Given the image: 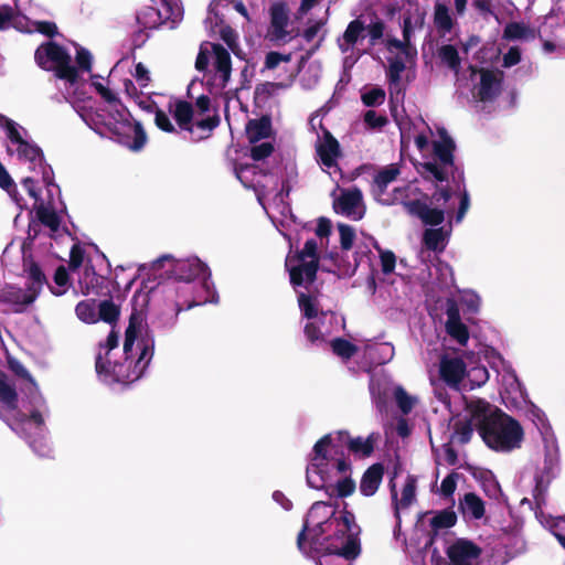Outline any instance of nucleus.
Wrapping results in <instances>:
<instances>
[{
	"mask_svg": "<svg viewBox=\"0 0 565 565\" xmlns=\"http://www.w3.org/2000/svg\"><path fill=\"white\" fill-rule=\"evenodd\" d=\"M331 504L315 502L297 535V547L305 554L316 553L324 557H342L354 561L361 554V527L352 512L344 509L338 513Z\"/></svg>",
	"mask_w": 565,
	"mask_h": 565,
	"instance_id": "nucleus-1",
	"label": "nucleus"
},
{
	"mask_svg": "<svg viewBox=\"0 0 565 565\" xmlns=\"http://www.w3.org/2000/svg\"><path fill=\"white\" fill-rule=\"evenodd\" d=\"M465 409L477 419V431L489 448L510 451L520 447L524 431L516 419L483 398L466 401Z\"/></svg>",
	"mask_w": 565,
	"mask_h": 565,
	"instance_id": "nucleus-2",
	"label": "nucleus"
},
{
	"mask_svg": "<svg viewBox=\"0 0 565 565\" xmlns=\"http://www.w3.org/2000/svg\"><path fill=\"white\" fill-rule=\"evenodd\" d=\"M153 355V342L142 340L140 343V353L135 361L131 353L125 354L124 362L113 363L109 359L98 353L95 361V369L98 375L110 377L117 383H134L138 381L145 373Z\"/></svg>",
	"mask_w": 565,
	"mask_h": 565,
	"instance_id": "nucleus-3",
	"label": "nucleus"
},
{
	"mask_svg": "<svg viewBox=\"0 0 565 565\" xmlns=\"http://www.w3.org/2000/svg\"><path fill=\"white\" fill-rule=\"evenodd\" d=\"M36 64L44 71H53L58 79H64L71 85L78 82V70L72 65V57L61 44L49 41L41 44L35 53Z\"/></svg>",
	"mask_w": 565,
	"mask_h": 565,
	"instance_id": "nucleus-4",
	"label": "nucleus"
},
{
	"mask_svg": "<svg viewBox=\"0 0 565 565\" xmlns=\"http://www.w3.org/2000/svg\"><path fill=\"white\" fill-rule=\"evenodd\" d=\"M438 134L440 140L433 142V152L439 162L426 161L423 162L420 167L424 179H434L444 182L448 180L449 170H451L452 173L455 172L454 170H457L454 156L456 145L445 128L438 129Z\"/></svg>",
	"mask_w": 565,
	"mask_h": 565,
	"instance_id": "nucleus-5",
	"label": "nucleus"
},
{
	"mask_svg": "<svg viewBox=\"0 0 565 565\" xmlns=\"http://www.w3.org/2000/svg\"><path fill=\"white\" fill-rule=\"evenodd\" d=\"M295 258L300 262V264L289 267L291 260L288 258L286 260L290 284L294 287H300L306 284V287H308L316 281L319 269L317 242L313 238L308 239L303 248L297 252Z\"/></svg>",
	"mask_w": 565,
	"mask_h": 565,
	"instance_id": "nucleus-6",
	"label": "nucleus"
},
{
	"mask_svg": "<svg viewBox=\"0 0 565 565\" xmlns=\"http://www.w3.org/2000/svg\"><path fill=\"white\" fill-rule=\"evenodd\" d=\"M166 262L171 264L170 268L167 270V274H169L170 277L178 281H193L198 277H204L209 270L206 265L203 264L199 258L174 260L170 255H163L156 259L152 263V268L158 270L163 267Z\"/></svg>",
	"mask_w": 565,
	"mask_h": 565,
	"instance_id": "nucleus-7",
	"label": "nucleus"
},
{
	"mask_svg": "<svg viewBox=\"0 0 565 565\" xmlns=\"http://www.w3.org/2000/svg\"><path fill=\"white\" fill-rule=\"evenodd\" d=\"M482 554V548L471 540L460 537L447 548L446 555L451 565H473Z\"/></svg>",
	"mask_w": 565,
	"mask_h": 565,
	"instance_id": "nucleus-8",
	"label": "nucleus"
},
{
	"mask_svg": "<svg viewBox=\"0 0 565 565\" xmlns=\"http://www.w3.org/2000/svg\"><path fill=\"white\" fill-rule=\"evenodd\" d=\"M81 292L85 296L94 294L96 296L111 298L110 280L96 273L93 264H86L83 276L78 280Z\"/></svg>",
	"mask_w": 565,
	"mask_h": 565,
	"instance_id": "nucleus-9",
	"label": "nucleus"
},
{
	"mask_svg": "<svg viewBox=\"0 0 565 565\" xmlns=\"http://www.w3.org/2000/svg\"><path fill=\"white\" fill-rule=\"evenodd\" d=\"M321 129L322 136L316 143L317 157L326 168L338 167V159L342 156L340 142L327 128Z\"/></svg>",
	"mask_w": 565,
	"mask_h": 565,
	"instance_id": "nucleus-10",
	"label": "nucleus"
},
{
	"mask_svg": "<svg viewBox=\"0 0 565 565\" xmlns=\"http://www.w3.org/2000/svg\"><path fill=\"white\" fill-rule=\"evenodd\" d=\"M480 83L477 86V97L482 103L493 102L502 92L503 72L480 68Z\"/></svg>",
	"mask_w": 565,
	"mask_h": 565,
	"instance_id": "nucleus-11",
	"label": "nucleus"
},
{
	"mask_svg": "<svg viewBox=\"0 0 565 565\" xmlns=\"http://www.w3.org/2000/svg\"><path fill=\"white\" fill-rule=\"evenodd\" d=\"M289 23L288 9L285 3L277 2L270 7V26L268 29V36L271 41L275 42H286L287 38L289 40L297 36V34L291 35V32L287 31V26Z\"/></svg>",
	"mask_w": 565,
	"mask_h": 565,
	"instance_id": "nucleus-12",
	"label": "nucleus"
},
{
	"mask_svg": "<svg viewBox=\"0 0 565 565\" xmlns=\"http://www.w3.org/2000/svg\"><path fill=\"white\" fill-rule=\"evenodd\" d=\"M446 331L460 345H466L469 340L468 327L461 321L460 310L454 298L446 300Z\"/></svg>",
	"mask_w": 565,
	"mask_h": 565,
	"instance_id": "nucleus-13",
	"label": "nucleus"
},
{
	"mask_svg": "<svg viewBox=\"0 0 565 565\" xmlns=\"http://www.w3.org/2000/svg\"><path fill=\"white\" fill-rule=\"evenodd\" d=\"M35 300L36 295L31 294L28 288L23 290L9 285L0 289V303L11 306L14 313H23Z\"/></svg>",
	"mask_w": 565,
	"mask_h": 565,
	"instance_id": "nucleus-14",
	"label": "nucleus"
},
{
	"mask_svg": "<svg viewBox=\"0 0 565 565\" xmlns=\"http://www.w3.org/2000/svg\"><path fill=\"white\" fill-rule=\"evenodd\" d=\"M404 207L408 214L418 217L425 225L438 226L445 221V211L439 207H430L422 200H412L404 202Z\"/></svg>",
	"mask_w": 565,
	"mask_h": 565,
	"instance_id": "nucleus-15",
	"label": "nucleus"
},
{
	"mask_svg": "<svg viewBox=\"0 0 565 565\" xmlns=\"http://www.w3.org/2000/svg\"><path fill=\"white\" fill-rule=\"evenodd\" d=\"M467 374V365L461 358L443 356L439 364L440 379L450 387L457 388Z\"/></svg>",
	"mask_w": 565,
	"mask_h": 565,
	"instance_id": "nucleus-16",
	"label": "nucleus"
},
{
	"mask_svg": "<svg viewBox=\"0 0 565 565\" xmlns=\"http://www.w3.org/2000/svg\"><path fill=\"white\" fill-rule=\"evenodd\" d=\"M416 478L412 475H408L405 481V484L402 490V498L397 499V491L395 489V486H392L391 492H392V501L394 505V516L396 519V527L401 529V509H407L415 500L416 498Z\"/></svg>",
	"mask_w": 565,
	"mask_h": 565,
	"instance_id": "nucleus-17",
	"label": "nucleus"
},
{
	"mask_svg": "<svg viewBox=\"0 0 565 565\" xmlns=\"http://www.w3.org/2000/svg\"><path fill=\"white\" fill-rule=\"evenodd\" d=\"M23 270L28 275L29 279V282L26 284L28 290L31 294H35L38 298L43 286L46 285L49 287V281L44 271L31 255L23 257Z\"/></svg>",
	"mask_w": 565,
	"mask_h": 565,
	"instance_id": "nucleus-18",
	"label": "nucleus"
},
{
	"mask_svg": "<svg viewBox=\"0 0 565 565\" xmlns=\"http://www.w3.org/2000/svg\"><path fill=\"white\" fill-rule=\"evenodd\" d=\"M384 465L382 462H375L371 465L362 475L360 480V492L364 497L374 495L383 480Z\"/></svg>",
	"mask_w": 565,
	"mask_h": 565,
	"instance_id": "nucleus-19",
	"label": "nucleus"
},
{
	"mask_svg": "<svg viewBox=\"0 0 565 565\" xmlns=\"http://www.w3.org/2000/svg\"><path fill=\"white\" fill-rule=\"evenodd\" d=\"M332 446V435L327 434L321 437L313 446V457L311 458V465L307 468V481L309 486L312 488H318L311 482L310 471L311 469L319 473L322 471V468L327 466L328 462V454L327 448Z\"/></svg>",
	"mask_w": 565,
	"mask_h": 565,
	"instance_id": "nucleus-20",
	"label": "nucleus"
},
{
	"mask_svg": "<svg viewBox=\"0 0 565 565\" xmlns=\"http://www.w3.org/2000/svg\"><path fill=\"white\" fill-rule=\"evenodd\" d=\"M362 199V192L358 188L342 190L340 196L333 202V209L337 213L354 216L355 209L361 204Z\"/></svg>",
	"mask_w": 565,
	"mask_h": 565,
	"instance_id": "nucleus-21",
	"label": "nucleus"
},
{
	"mask_svg": "<svg viewBox=\"0 0 565 565\" xmlns=\"http://www.w3.org/2000/svg\"><path fill=\"white\" fill-rule=\"evenodd\" d=\"M245 132L249 143H257L262 139L269 138L273 135L271 118L264 115L260 118L249 119Z\"/></svg>",
	"mask_w": 565,
	"mask_h": 565,
	"instance_id": "nucleus-22",
	"label": "nucleus"
},
{
	"mask_svg": "<svg viewBox=\"0 0 565 565\" xmlns=\"http://www.w3.org/2000/svg\"><path fill=\"white\" fill-rule=\"evenodd\" d=\"M459 510L463 515H469L475 520H480L486 514L484 502L475 492L463 494L462 499L459 500Z\"/></svg>",
	"mask_w": 565,
	"mask_h": 565,
	"instance_id": "nucleus-23",
	"label": "nucleus"
},
{
	"mask_svg": "<svg viewBox=\"0 0 565 565\" xmlns=\"http://www.w3.org/2000/svg\"><path fill=\"white\" fill-rule=\"evenodd\" d=\"M377 437L379 435L375 433L370 434L366 438L362 436L352 437L349 440L348 450L358 458H369L374 452Z\"/></svg>",
	"mask_w": 565,
	"mask_h": 565,
	"instance_id": "nucleus-24",
	"label": "nucleus"
},
{
	"mask_svg": "<svg viewBox=\"0 0 565 565\" xmlns=\"http://www.w3.org/2000/svg\"><path fill=\"white\" fill-rule=\"evenodd\" d=\"M401 170L396 164H390L381 169L373 179V192L376 196H382L390 183L394 182L399 175Z\"/></svg>",
	"mask_w": 565,
	"mask_h": 565,
	"instance_id": "nucleus-25",
	"label": "nucleus"
},
{
	"mask_svg": "<svg viewBox=\"0 0 565 565\" xmlns=\"http://www.w3.org/2000/svg\"><path fill=\"white\" fill-rule=\"evenodd\" d=\"M448 232L444 227L426 228L423 233V245L427 250L441 253L446 248Z\"/></svg>",
	"mask_w": 565,
	"mask_h": 565,
	"instance_id": "nucleus-26",
	"label": "nucleus"
},
{
	"mask_svg": "<svg viewBox=\"0 0 565 565\" xmlns=\"http://www.w3.org/2000/svg\"><path fill=\"white\" fill-rule=\"evenodd\" d=\"M193 114L194 111L191 103L181 99L175 102L173 117L181 129L192 132Z\"/></svg>",
	"mask_w": 565,
	"mask_h": 565,
	"instance_id": "nucleus-27",
	"label": "nucleus"
},
{
	"mask_svg": "<svg viewBox=\"0 0 565 565\" xmlns=\"http://www.w3.org/2000/svg\"><path fill=\"white\" fill-rule=\"evenodd\" d=\"M472 476L476 480L480 481L486 494L489 498L497 499L501 493V488L499 482L497 481L494 475L488 469H476L472 472Z\"/></svg>",
	"mask_w": 565,
	"mask_h": 565,
	"instance_id": "nucleus-28",
	"label": "nucleus"
},
{
	"mask_svg": "<svg viewBox=\"0 0 565 565\" xmlns=\"http://www.w3.org/2000/svg\"><path fill=\"white\" fill-rule=\"evenodd\" d=\"M120 317V307L111 298L102 300L98 305L97 318L111 327H116Z\"/></svg>",
	"mask_w": 565,
	"mask_h": 565,
	"instance_id": "nucleus-29",
	"label": "nucleus"
},
{
	"mask_svg": "<svg viewBox=\"0 0 565 565\" xmlns=\"http://www.w3.org/2000/svg\"><path fill=\"white\" fill-rule=\"evenodd\" d=\"M0 402L10 411H14L18 407V393L15 387L8 382V376L2 371H0Z\"/></svg>",
	"mask_w": 565,
	"mask_h": 565,
	"instance_id": "nucleus-30",
	"label": "nucleus"
},
{
	"mask_svg": "<svg viewBox=\"0 0 565 565\" xmlns=\"http://www.w3.org/2000/svg\"><path fill=\"white\" fill-rule=\"evenodd\" d=\"M473 426L477 428V419L472 418V414H469V418L454 424V437H457L459 444L466 445L471 440Z\"/></svg>",
	"mask_w": 565,
	"mask_h": 565,
	"instance_id": "nucleus-31",
	"label": "nucleus"
},
{
	"mask_svg": "<svg viewBox=\"0 0 565 565\" xmlns=\"http://www.w3.org/2000/svg\"><path fill=\"white\" fill-rule=\"evenodd\" d=\"M457 520L456 512L451 508H448L437 511L429 520V526L435 530L450 529L456 525Z\"/></svg>",
	"mask_w": 565,
	"mask_h": 565,
	"instance_id": "nucleus-32",
	"label": "nucleus"
},
{
	"mask_svg": "<svg viewBox=\"0 0 565 565\" xmlns=\"http://www.w3.org/2000/svg\"><path fill=\"white\" fill-rule=\"evenodd\" d=\"M364 30H365V25L360 19L352 20L348 24V26L343 33L342 38H343V41L347 44V46L344 47L342 44H340L341 51L347 52L349 50V47L354 46Z\"/></svg>",
	"mask_w": 565,
	"mask_h": 565,
	"instance_id": "nucleus-33",
	"label": "nucleus"
},
{
	"mask_svg": "<svg viewBox=\"0 0 565 565\" xmlns=\"http://www.w3.org/2000/svg\"><path fill=\"white\" fill-rule=\"evenodd\" d=\"M140 324V315L137 311H134L129 317V323L125 331L124 354L131 353Z\"/></svg>",
	"mask_w": 565,
	"mask_h": 565,
	"instance_id": "nucleus-34",
	"label": "nucleus"
},
{
	"mask_svg": "<svg viewBox=\"0 0 565 565\" xmlns=\"http://www.w3.org/2000/svg\"><path fill=\"white\" fill-rule=\"evenodd\" d=\"M534 30L526 26L521 22H510L503 30V39L505 40H520V39H534Z\"/></svg>",
	"mask_w": 565,
	"mask_h": 565,
	"instance_id": "nucleus-35",
	"label": "nucleus"
},
{
	"mask_svg": "<svg viewBox=\"0 0 565 565\" xmlns=\"http://www.w3.org/2000/svg\"><path fill=\"white\" fill-rule=\"evenodd\" d=\"M330 345L332 352L343 360H350L359 351L355 344L343 338H334L331 340Z\"/></svg>",
	"mask_w": 565,
	"mask_h": 565,
	"instance_id": "nucleus-36",
	"label": "nucleus"
},
{
	"mask_svg": "<svg viewBox=\"0 0 565 565\" xmlns=\"http://www.w3.org/2000/svg\"><path fill=\"white\" fill-rule=\"evenodd\" d=\"M77 318L88 324L98 322L95 300H82L75 307Z\"/></svg>",
	"mask_w": 565,
	"mask_h": 565,
	"instance_id": "nucleus-37",
	"label": "nucleus"
},
{
	"mask_svg": "<svg viewBox=\"0 0 565 565\" xmlns=\"http://www.w3.org/2000/svg\"><path fill=\"white\" fill-rule=\"evenodd\" d=\"M214 55L213 65L216 72L232 68V58L228 51L220 43H210Z\"/></svg>",
	"mask_w": 565,
	"mask_h": 565,
	"instance_id": "nucleus-38",
	"label": "nucleus"
},
{
	"mask_svg": "<svg viewBox=\"0 0 565 565\" xmlns=\"http://www.w3.org/2000/svg\"><path fill=\"white\" fill-rule=\"evenodd\" d=\"M53 280H54V284L57 286V288H55L49 284L50 291L54 296H57V297L63 296L66 292L67 286L70 285V280H71L67 268L63 265H60L55 269Z\"/></svg>",
	"mask_w": 565,
	"mask_h": 565,
	"instance_id": "nucleus-39",
	"label": "nucleus"
},
{
	"mask_svg": "<svg viewBox=\"0 0 565 565\" xmlns=\"http://www.w3.org/2000/svg\"><path fill=\"white\" fill-rule=\"evenodd\" d=\"M138 21L146 29H156L164 23L162 9L148 7L142 11L141 15L138 17Z\"/></svg>",
	"mask_w": 565,
	"mask_h": 565,
	"instance_id": "nucleus-40",
	"label": "nucleus"
},
{
	"mask_svg": "<svg viewBox=\"0 0 565 565\" xmlns=\"http://www.w3.org/2000/svg\"><path fill=\"white\" fill-rule=\"evenodd\" d=\"M440 60L454 72L458 73L461 66V58L457 49L451 44L443 45L439 49Z\"/></svg>",
	"mask_w": 565,
	"mask_h": 565,
	"instance_id": "nucleus-41",
	"label": "nucleus"
},
{
	"mask_svg": "<svg viewBox=\"0 0 565 565\" xmlns=\"http://www.w3.org/2000/svg\"><path fill=\"white\" fill-rule=\"evenodd\" d=\"M18 154L20 158H24L31 163L41 164L44 161V153L42 149L39 146L32 145L28 141H23L20 146H18Z\"/></svg>",
	"mask_w": 565,
	"mask_h": 565,
	"instance_id": "nucleus-42",
	"label": "nucleus"
},
{
	"mask_svg": "<svg viewBox=\"0 0 565 565\" xmlns=\"http://www.w3.org/2000/svg\"><path fill=\"white\" fill-rule=\"evenodd\" d=\"M434 22L438 30L450 32L454 28V21L446 4L437 3L435 6Z\"/></svg>",
	"mask_w": 565,
	"mask_h": 565,
	"instance_id": "nucleus-43",
	"label": "nucleus"
},
{
	"mask_svg": "<svg viewBox=\"0 0 565 565\" xmlns=\"http://www.w3.org/2000/svg\"><path fill=\"white\" fill-rule=\"evenodd\" d=\"M36 216L39 221L51 231L56 232L60 228L61 220L57 213L54 210L45 207L42 203L36 207Z\"/></svg>",
	"mask_w": 565,
	"mask_h": 565,
	"instance_id": "nucleus-44",
	"label": "nucleus"
},
{
	"mask_svg": "<svg viewBox=\"0 0 565 565\" xmlns=\"http://www.w3.org/2000/svg\"><path fill=\"white\" fill-rule=\"evenodd\" d=\"M298 306L305 318L315 319L318 316V301L315 297L300 292L298 295Z\"/></svg>",
	"mask_w": 565,
	"mask_h": 565,
	"instance_id": "nucleus-45",
	"label": "nucleus"
},
{
	"mask_svg": "<svg viewBox=\"0 0 565 565\" xmlns=\"http://www.w3.org/2000/svg\"><path fill=\"white\" fill-rule=\"evenodd\" d=\"M546 472V479L544 477V473L535 477V487L533 490V498L537 505V508H541L545 503V494L548 488L550 483V470L551 467L547 469L545 467Z\"/></svg>",
	"mask_w": 565,
	"mask_h": 565,
	"instance_id": "nucleus-46",
	"label": "nucleus"
},
{
	"mask_svg": "<svg viewBox=\"0 0 565 565\" xmlns=\"http://www.w3.org/2000/svg\"><path fill=\"white\" fill-rule=\"evenodd\" d=\"M161 6L163 12V22L171 21L172 23H177L182 20L183 10L177 2L161 0Z\"/></svg>",
	"mask_w": 565,
	"mask_h": 565,
	"instance_id": "nucleus-47",
	"label": "nucleus"
},
{
	"mask_svg": "<svg viewBox=\"0 0 565 565\" xmlns=\"http://www.w3.org/2000/svg\"><path fill=\"white\" fill-rule=\"evenodd\" d=\"M396 404L401 412L405 415L409 414L414 407L415 399L402 386H397L394 391Z\"/></svg>",
	"mask_w": 565,
	"mask_h": 565,
	"instance_id": "nucleus-48",
	"label": "nucleus"
},
{
	"mask_svg": "<svg viewBox=\"0 0 565 565\" xmlns=\"http://www.w3.org/2000/svg\"><path fill=\"white\" fill-rule=\"evenodd\" d=\"M340 246L343 250H350L355 239V232L351 225L339 223Z\"/></svg>",
	"mask_w": 565,
	"mask_h": 565,
	"instance_id": "nucleus-49",
	"label": "nucleus"
},
{
	"mask_svg": "<svg viewBox=\"0 0 565 565\" xmlns=\"http://www.w3.org/2000/svg\"><path fill=\"white\" fill-rule=\"evenodd\" d=\"M0 126L6 128L7 136L12 143L20 146L21 142L25 141L22 138L15 122L1 114H0Z\"/></svg>",
	"mask_w": 565,
	"mask_h": 565,
	"instance_id": "nucleus-50",
	"label": "nucleus"
},
{
	"mask_svg": "<svg viewBox=\"0 0 565 565\" xmlns=\"http://www.w3.org/2000/svg\"><path fill=\"white\" fill-rule=\"evenodd\" d=\"M356 483L351 477V473L342 479H339L335 483L337 497L348 498L355 492Z\"/></svg>",
	"mask_w": 565,
	"mask_h": 565,
	"instance_id": "nucleus-51",
	"label": "nucleus"
},
{
	"mask_svg": "<svg viewBox=\"0 0 565 565\" xmlns=\"http://www.w3.org/2000/svg\"><path fill=\"white\" fill-rule=\"evenodd\" d=\"M362 102L367 107L382 105L385 100V92L380 87L370 89L362 95Z\"/></svg>",
	"mask_w": 565,
	"mask_h": 565,
	"instance_id": "nucleus-52",
	"label": "nucleus"
},
{
	"mask_svg": "<svg viewBox=\"0 0 565 565\" xmlns=\"http://www.w3.org/2000/svg\"><path fill=\"white\" fill-rule=\"evenodd\" d=\"M406 66L403 60L396 57L390 62L387 70V78L391 85H397L401 82V75Z\"/></svg>",
	"mask_w": 565,
	"mask_h": 565,
	"instance_id": "nucleus-53",
	"label": "nucleus"
},
{
	"mask_svg": "<svg viewBox=\"0 0 565 565\" xmlns=\"http://www.w3.org/2000/svg\"><path fill=\"white\" fill-rule=\"evenodd\" d=\"M274 150V145L273 142L269 141H265L259 145H254L250 148V158L254 161L265 160L266 158L273 154Z\"/></svg>",
	"mask_w": 565,
	"mask_h": 565,
	"instance_id": "nucleus-54",
	"label": "nucleus"
},
{
	"mask_svg": "<svg viewBox=\"0 0 565 565\" xmlns=\"http://www.w3.org/2000/svg\"><path fill=\"white\" fill-rule=\"evenodd\" d=\"M84 256V248L78 243L74 244L70 250L68 269L76 271L83 265Z\"/></svg>",
	"mask_w": 565,
	"mask_h": 565,
	"instance_id": "nucleus-55",
	"label": "nucleus"
},
{
	"mask_svg": "<svg viewBox=\"0 0 565 565\" xmlns=\"http://www.w3.org/2000/svg\"><path fill=\"white\" fill-rule=\"evenodd\" d=\"M380 252L381 267L384 275L394 271L396 265V256L392 250H383L376 246Z\"/></svg>",
	"mask_w": 565,
	"mask_h": 565,
	"instance_id": "nucleus-56",
	"label": "nucleus"
},
{
	"mask_svg": "<svg viewBox=\"0 0 565 565\" xmlns=\"http://www.w3.org/2000/svg\"><path fill=\"white\" fill-rule=\"evenodd\" d=\"M76 64L79 70L84 72H90L92 71V62L93 56L90 52L85 47H78L76 50V56H75Z\"/></svg>",
	"mask_w": 565,
	"mask_h": 565,
	"instance_id": "nucleus-57",
	"label": "nucleus"
},
{
	"mask_svg": "<svg viewBox=\"0 0 565 565\" xmlns=\"http://www.w3.org/2000/svg\"><path fill=\"white\" fill-rule=\"evenodd\" d=\"M220 36L227 44L228 49L236 54V49L238 47L236 31L232 26L225 25L221 28Z\"/></svg>",
	"mask_w": 565,
	"mask_h": 565,
	"instance_id": "nucleus-58",
	"label": "nucleus"
},
{
	"mask_svg": "<svg viewBox=\"0 0 565 565\" xmlns=\"http://www.w3.org/2000/svg\"><path fill=\"white\" fill-rule=\"evenodd\" d=\"M452 193L454 192L449 186H436V190L429 198L430 204L445 205L451 199Z\"/></svg>",
	"mask_w": 565,
	"mask_h": 565,
	"instance_id": "nucleus-59",
	"label": "nucleus"
},
{
	"mask_svg": "<svg viewBox=\"0 0 565 565\" xmlns=\"http://www.w3.org/2000/svg\"><path fill=\"white\" fill-rule=\"evenodd\" d=\"M291 61V54H281L276 51H270L266 54L265 57V67L267 70H274L276 68L281 62H290Z\"/></svg>",
	"mask_w": 565,
	"mask_h": 565,
	"instance_id": "nucleus-60",
	"label": "nucleus"
},
{
	"mask_svg": "<svg viewBox=\"0 0 565 565\" xmlns=\"http://www.w3.org/2000/svg\"><path fill=\"white\" fill-rule=\"evenodd\" d=\"M459 475L455 471L450 472L446 476L440 484V492L444 497H452L457 488V479Z\"/></svg>",
	"mask_w": 565,
	"mask_h": 565,
	"instance_id": "nucleus-61",
	"label": "nucleus"
},
{
	"mask_svg": "<svg viewBox=\"0 0 565 565\" xmlns=\"http://www.w3.org/2000/svg\"><path fill=\"white\" fill-rule=\"evenodd\" d=\"M134 141L129 147L130 149L138 151L143 148L147 141L146 131L143 130L142 125L139 121H136L134 124Z\"/></svg>",
	"mask_w": 565,
	"mask_h": 565,
	"instance_id": "nucleus-62",
	"label": "nucleus"
},
{
	"mask_svg": "<svg viewBox=\"0 0 565 565\" xmlns=\"http://www.w3.org/2000/svg\"><path fill=\"white\" fill-rule=\"evenodd\" d=\"M364 122L371 128H383L387 122V117L379 115L375 110H367L364 114Z\"/></svg>",
	"mask_w": 565,
	"mask_h": 565,
	"instance_id": "nucleus-63",
	"label": "nucleus"
},
{
	"mask_svg": "<svg viewBox=\"0 0 565 565\" xmlns=\"http://www.w3.org/2000/svg\"><path fill=\"white\" fill-rule=\"evenodd\" d=\"M154 122H156V126L164 131V132H174L175 131V128L174 126L172 125L170 118L168 117V115L160 108H158L156 111H154Z\"/></svg>",
	"mask_w": 565,
	"mask_h": 565,
	"instance_id": "nucleus-64",
	"label": "nucleus"
}]
</instances>
